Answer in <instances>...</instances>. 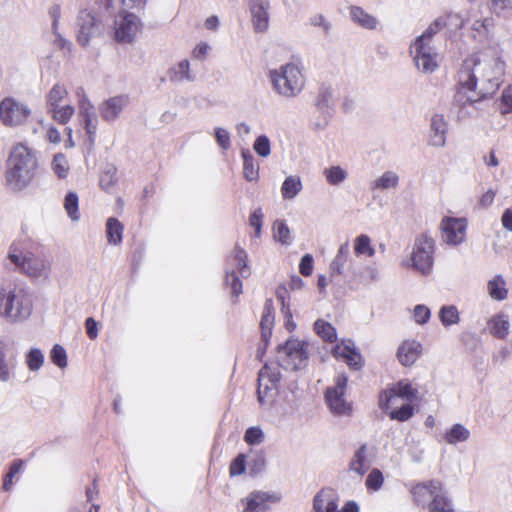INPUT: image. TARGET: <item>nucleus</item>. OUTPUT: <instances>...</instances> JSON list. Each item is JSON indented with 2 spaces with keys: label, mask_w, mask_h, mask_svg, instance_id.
Wrapping results in <instances>:
<instances>
[{
  "label": "nucleus",
  "mask_w": 512,
  "mask_h": 512,
  "mask_svg": "<svg viewBox=\"0 0 512 512\" xmlns=\"http://www.w3.org/2000/svg\"><path fill=\"white\" fill-rule=\"evenodd\" d=\"M7 258L19 273L32 280H46L52 271V262L44 246L39 243H13Z\"/></svg>",
  "instance_id": "f257e3e1"
},
{
  "label": "nucleus",
  "mask_w": 512,
  "mask_h": 512,
  "mask_svg": "<svg viewBox=\"0 0 512 512\" xmlns=\"http://www.w3.org/2000/svg\"><path fill=\"white\" fill-rule=\"evenodd\" d=\"M38 169L37 152L24 143L14 145L6 161L5 180L14 192L26 189L34 180Z\"/></svg>",
  "instance_id": "f03ea898"
},
{
  "label": "nucleus",
  "mask_w": 512,
  "mask_h": 512,
  "mask_svg": "<svg viewBox=\"0 0 512 512\" xmlns=\"http://www.w3.org/2000/svg\"><path fill=\"white\" fill-rule=\"evenodd\" d=\"M267 78L275 95L285 100L298 97L305 87L303 67L294 61L270 69Z\"/></svg>",
  "instance_id": "7ed1b4c3"
},
{
  "label": "nucleus",
  "mask_w": 512,
  "mask_h": 512,
  "mask_svg": "<svg viewBox=\"0 0 512 512\" xmlns=\"http://www.w3.org/2000/svg\"><path fill=\"white\" fill-rule=\"evenodd\" d=\"M32 298L29 292L16 283H8L0 290V316L8 322H22L32 313Z\"/></svg>",
  "instance_id": "20e7f679"
},
{
  "label": "nucleus",
  "mask_w": 512,
  "mask_h": 512,
  "mask_svg": "<svg viewBox=\"0 0 512 512\" xmlns=\"http://www.w3.org/2000/svg\"><path fill=\"white\" fill-rule=\"evenodd\" d=\"M281 380L277 364L266 363L258 373L257 400L262 407H270L275 402Z\"/></svg>",
  "instance_id": "39448f33"
},
{
  "label": "nucleus",
  "mask_w": 512,
  "mask_h": 512,
  "mask_svg": "<svg viewBox=\"0 0 512 512\" xmlns=\"http://www.w3.org/2000/svg\"><path fill=\"white\" fill-rule=\"evenodd\" d=\"M348 377L346 374H338L334 379V385L325 391V402L330 412L337 417H350L353 412L352 402L346 398Z\"/></svg>",
  "instance_id": "423d86ee"
},
{
  "label": "nucleus",
  "mask_w": 512,
  "mask_h": 512,
  "mask_svg": "<svg viewBox=\"0 0 512 512\" xmlns=\"http://www.w3.org/2000/svg\"><path fill=\"white\" fill-rule=\"evenodd\" d=\"M307 344L298 339H288L277 348L278 368L286 370H298L306 366L308 361Z\"/></svg>",
  "instance_id": "0eeeda50"
},
{
  "label": "nucleus",
  "mask_w": 512,
  "mask_h": 512,
  "mask_svg": "<svg viewBox=\"0 0 512 512\" xmlns=\"http://www.w3.org/2000/svg\"><path fill=\"white\" fill-rule=\"evenodd\" d=\"M416 69L423 74H432L439 67V54L434 47L419 41H413L409 48Z\"/></svg>",
  "instance_id": "6e6552de"
},
{
  "label": "nucleus",
  "mask_w": 512,
  "mask_h": 512,
  "mask_svg": "<svg viewBox=\"0 0 512 512\" xmlns=\"http://www.w3.org/2000/svg\"><path fill=\"white\" fill-rule=\"evenodd\" d=\"M433 253L434 240L427 235L417 237L411 254V267L424 275L429 274L433 267Z\"/></svg>",
  "instance_id": "1a4fd4ad"
},
{
  "label": "nucleus",
  "mask_w": 512,
  "mask_h": 512,
  "mask_svg": "<svg viewBox=\"0 0 512 512\" xmlns=\"http://www.w3.org/2000/svg\"><path fill=\"white\" fill-rule=\"evenodd\" d=\"M77 42L86 47L91 40L99 37L103 33V25L97 16L87 9L81 10L76 19Z\"/></svg>",
  "instance_id": "9d476101"
},
{
  "label": "nucleus",
  "mask_w": 512,
  "mask_h": 512,
  "mask_svg": "<svg viewBox=\"0 0 512 512\" xmlns=\"http://www.w3.org/2000/svg\"><path fill=\"white\" fill-rule=\"evenodd\" d=\"M31 114L30 108L23 102L6 97L0 102V121L6 127L24 124Z\"/></svg>",
  "instance_id": "9b49d317"
},
{
  "label": "nucleus",
  "mask_w": 512,
  "mask_h": 512,
  "mask_svg": "<svg viewBox=\"0 0 512 512\" xmlns=\"http://www.w3.org/2000/svg\"><path fill=\"white\" fill-rule=\"evenodd\" d=\"M141 27V20L135 14L122 11L114 20V39L118 43H132Z\"/></svg>",
  "instance_id": "f8f14e48"
},
{
  "label": "nucleus",
  "mask_w": 512,
  "mask_h": 512,
  "mask_svg": "<svg viewBox=\"0 0 512 512\" xmlns=\"http://www.w3.org/2000/svg\"><path fill=\"white\" fill-rule=\"evenodd\" d=\"M314 106L318 117L313 122V126L316 130H324L334 114L333 91L330 87L322 86L319 88Z\"/></svg>",
  "instance_id": "ddd939ff"
},
{
  "label": "nucleus",
  "mask_w": 512,
  "mask_h": 512,
  "mask_svg": "<svg viewBox=\"0 0 512 512\" xmlns=\"http://www.w3.org/2000/svg\"><path fill=\"white\" fill-rule=\"evenodd\" d=\"M78 100V117L84 125V129L88 135L89 141L94 142L98 119L95 113V107L86 95L83 88H79L76 92Z\"/></svg>",
  "instance_id": "4468645a"
},
{
  "label": "nucleus",
  "mask_w": 512,
  "mask_h": 512,
  "mask_svg": "<svg viewBox=\"0 0 512 512\" xmlns=\"http://www.w3.org/2000/svg\"><path fill=\"white\" fill-rule=\"evenodd\" d=\"M467 226L466 218L444 217L440 224L442 240L451 246L463 243Z\"/></svg>",
  "instance_id": "2eb2a0df"
},
{
  "label": "nucleus",
  "mask_w": 512,
  "mask_h": 512,
  "mask_svg": "<svg viewBox=\"0 0 512 512\" xmlns=\"http://www.w3.org/2000/svg\"><path fill=\"white\" fill-rule=\"evenodd\" d=\"M483 64L485 71L482 74V80L486 81L489 87L485 89V92L482 93L481 97L486 98L494 94L499 89L502 77L505 73V62L501 57L496 56L488 61L484 60Z\"/></svg>",
  "instance_id": "dca6fc26"
},
{
  "label": "nucleus",
  "mask_w": 512,
  "mask_h": 512,
  "mask_svg": "<svg viewBox=\"0 0 512 512\" xmlns=\"http://www.w3.org/2000/svg\"><path fill=\"white\" fill-rule=\"evenodd\" d=\"M418 391L411 383L399 381L393 387L384 390L379 396V407L383 411H388L395 398H402L412 401L417 397Z\"/></svg>",
  "instance_id": "f3484780"
},
{
  "label": "nucleus",
  "mask_w": 512,
  "mask_h": 512,
  "mask_svg": "<svg viewBox=\"0 0 512 512\" xmlns=\"http://www.w3.org/2000/svg\"><path fill=\"white\" fill-rule=\"evenodd\" d=\"M280 501V496L275 493L254 491L242 500L243 512H267L270 503Z\"/></svg>",
  "instance_id": "a211bd4d"
},
{
  "label": "nucleus",
  "mask_w": 512,
  "mask_h": 512,
  "mask_svg": "<svg viewBox=\"0 0 512 512\" xmlns=\"http://www.w3.org/2000/svg\"><path fill=\"white\" fill-rule=\"evenodd\" d=\"M129 104L128 95H116L104 100L98 106L101 118L106 122H115Z\"/></svg>",
  "instance_id": "6ab92c4d"
},
{
  "label": "nucleus",
  "mask_w": 512,
  "mask_h": 512,
  "mask_svg": "<svg viewBox=\"0 0 512 512\" xmlns=\"http://www.w3.org/2000/svg\"><path fill=\"white\" fill-rule=\"evenodd\" d=\"M448 122L443 114L434 113L429 125V145L442 148L446 145Z\"/></svg>",
  "instance_id": "aec40b11"
},
{
  "label": "nucleus",
  "mask_w": 512,
  "mask_h": 512,
  "mask_svg": "<svg viewBox=\"0 0 512 512\" xmlns=\"http://www.w3.org/2000/svg\"><path fill=\"white\" fill-rule=\"evenodd\" d=\"M442 489V482L437 479L416 484L412 490L414 502L421 507L428 508L435 493Z\"/></svg>",
  "instance_id": "412c9836"
},
{
  "label": "nucleus",
  "mask_w": 512,
  "mask_h": 512,
  "mask_svg": "<svg viewBox=\"0 0 512 512\" xmlns=\"http://www.w3.org/2000/svg\"><path fill=\"white\" fill-rule=\"evenodd\" d=\"M269 0H250V11L255 31L264 32L269 26Z\"/></svg>",
  "instance_id": "4be33fe9"
},
{
  "label": "nucleus",
  "mask_w": 512,
  "mask_h": 512,
  "mask_svg": "<svg viewBox=\"0 0 512 512\" xmlns=\"http://www.w3.org/2000/svg\"><path fill=\"white\" fill-rule=\"evenodd\" d=\"M422 345L416 340L404 341L397 350V359L403 366H411L421 355Z\"/></svg>",
  "instance_id": "5701e85b"
},
{
  "label": "nucleus",
  "mask_w": 512,
  "mask_h": 512,
  "mask_svg": "<svg viewBox=\"0 0 512 512\" xmlns=\"http://www.w3.org/2000/svg\"><path fill=\"white\" fill-rule=\"evenodd\" d=\"M370 460L368 458V446L362 444L353 454L349 462V470L362 477L370 468Z\"/></svg>",
  "instance_id": "b1692460"
},
{
  "label": "nucleus",
  "mask_w": 512,
  "mask_h": 512,
  "mask_svg": "<svg viewBox=\"0 0 512 512\" xmlns=\"http://www.w3.org/2000/svg\"><path fill=\"white\" fill-rule=\"evenodd\" d=\"M337 507L334 492L330 489H322L314 496V512H336Z\"/></svg>",
  "instance_id": "393cba45"
},
{
  "label": "nucleus",
  "mask_w": 512,
  "mask_h": 512,
  "mask_svg": "<svg viewBox=\"0 0 512 512\" xmlns=\"http://www.w3.org/2000/svg\"><path fill=\"white\" fill-rule=\"evenodd\" d=\"M167 76L172 83L192 82L195 79L190 70V62L187 59L172 65L167 71Z\"/></svg>",
  "instance_id": "a878e982"
},
{
  "label": "nucleus",
  "mask_w": 512,
  "mask_h": 512,
  "mask_svg": "<svg viewBox=\"0 0 512 512\" xmlns=\"http://www.w3.org/2000/svg\"><path fill=\"white\" fill-rule=\"evenodd\" d=\"M429 512H456L452 499L442 483V489L433 496L428 506Z\"/></svg>",
  "instance_id": "bb28decb"
},
{
  "label": "nucleus",
  "mask_w": 512,
  "mask_h": 512,
  "mask_svg": "<svg viewBox=\"0 0 512 512\" xmlns=\"http://www.w3.org/2000/svg\"><path fill=\"white\" fill-rule=\"evenodd\" d=\"M27 462L23 459H15L11 462L8 472L3 477L2 489L6 492L12 490L26 466Z\"/></svg>",
  "instance_id": "cd10ccee"
},
{
  "label": "nucleus",
  "mask_w": 512,
  "mask_h": 512,
  "mask_svg": "<svg viewBox=\"0 0 512 512\" xmlns=\"http://www.w3.org/2000/svg\"><path fill=\"white\" fill-rule=\"evenodd\" d=\"M243 160V177L249 182H256L259 179V163L248 149L241 151Z\"/></svg>",
  "instance_id": "c85d7f7f"
},
{
  "label": "nucleus",
  "mask_w": 512,
  "mask_h": 512,
  "mask_svg": "<svg viewBox=\"0 0 512 512\" xmlns=\"http://www.w3.org/2000/svg\"><path fill=\"white\" fill-rule=\"evenodd\" d=\"M490 333L499 339H504L509 333L510 323L506 314L500 313L491 317L488 321Z\"/></svg>",
  "instance_id": "c756f323"
},
{
  "label": "nucleus",
  "mask_w": 512,
  "mask_h": 512,
  "mask_svg": "<svg viewBox=\"0 0 512 512\" xmlns=\"http://www.w3.org/2000/svg\"><path fill=\"white\" fill-rule=\"evenodd\" d=\"M471 436L470 430L461 423L453 424L443 435L444 441L449 445L466 442Z\"/></svg>",
  "instance_id": "7c9ffc66"
},
{
  "label": "nucleus",
  "mask_w": 512,
  "mask_h": 512,
  "mask_svg": "<svg viewBox=\"0 0 512 512\" xmlns=\"http://www.w3.org/2000/svg\"><path fill=\"white\" fill-rule=\"evenodd\" d=\"M350 17L354 23L368 30H373L378 25L376 17L367 13L359 6H352L350 8Z\"/></svg>",
  "instance_id": "2f4dec72"
},
{
  "label": "nucleus",
  "mask_w": 512,
  "mask_h": 512,
  "mask_svg": "<svg viewBox=\"0 0 512 512\" xmlns=\"http://www.w3.org/2000/svg\"><path fill=\"white\" fill-rule=\"evenodd\" d=\"M274 324V309H273V301L271 299H267L264 304L263 313L261 317V330H262V340L268 343L269 338L272 334V327Z\"/></svg>",
  "instance_id": "473e14b6"
},
{
  "label": "nucleus",
  "mask_w": 512,
  "mask_h": 512,
  "mask_svg": "<svg viewBox=\"0 0 512 512\" xmlns=\"http://www.w3.org/2000/svg\"><path fill=\"white\" fill-rule=\"evenodd\" d=\"M488 295L496 301H503L508 297L507 284L502 275H495L487 283Z\"/></svg>",
  "instance_id": "72a5a7b5"
},
{
  "label": "nucleus",
  "mask_w": 512,
  "mask_h": 512,
  "mask_svg": "<svg viewBox=\"0 0 512 512\" xmlns=\"http://www.w3.org/2000/svg\"><path fill=\"white\" fill-rule=\"evenodd\" d=\"M482 62L479 59L466 60L463 68L460 71V84L463 88L469 91H474L477 86V78L474 72L471 71V65H481Z\"/></svg>",
  "instance_id": "f704fd0d"
},
{
  "label": "nucleus",
  "mask_w": 512,
  "mask_h": 512,
  "mask_svg": "<svg viewBox=\"0 0 512 512\" xmlns=\"http://www.w3.org/2000/svg\"><path fill=\"white\" fill-rule=\"evenodd\" d=\"M303 188L301 178L298 175H290L285 178L281 185V196L284 200H292Z\"/></svg>",
  "instance_id": "c9c22d12"
},
{
  "label": "nucleus",
  "mask_w": 512,
  "mask_h": 512,
  "mask_svg": "<svg viewBox=\"0 0 512 512\" xmlns=\"http://www.w3.org/2000/svg\"><path fill=\"white\" fill-rule=\"evenodd\" d=\"M350 256V245L349 242H344L338 249L336 256L334 257L330 269L332 274L343 275L345 272V264Z\"/></svg>",
  "instance_id": "e433bc0d"
},
{
  "label": "nucleus",
  "mask_w": 512,
  "mask_h": 512,
  "mask_svg": "<svg viewBox=\"0 0 512 512\" xmlns=\"http://www.w3.org/2000/svg\"><path fill=\"white\" fill-rule=\"evenodd\" d=\"M67 96L68 91L64 84H54L46 96L47 109L63 105L62 102Z\"/></svg>",
  "instance_id": "4c0bfd02"
},
{
  "label": "nucleus",
  "mask_w": 512,
  "mask_h": 512,
  "mask_svg": "<svg viewBox=\"0 0 512 512\" xmlns=\"http://www.w3.org/2000/svg\"><path fill=\"white\" fill-rule=\"evenodd\" d=\"M399 185V176L394 171H386L379 176L371 185V189H396Z\"/></svg>",
  "instance_id": "58836bf2"
},
{
  "label": "nucleus",
  "mask_w": 512,
  "mask_h": 512,
  "mask_svg": "<svg viewBox=\"0 0 512 512\" xmlns=\"http://www.w3.org/2000/svg\"><path fill=\"white\" fill-rule=\"evenodd\" d=\"M446 26V19L438 17L414 41L420 40L422 43L431 45L433 37Z\"/></svg>",
  "instance_id": "ea45409f"
},
{
  "label": "nucleus",
  "mask_w": 512,
  "mask_h": 512,
  "mask_svg": "<svg viewBox=\"0 0 512 512\" xmlns=\"http://www.w3.org/2000/svg\"><path fill=\"white\" fill-rule=\"evenodd\" d=\"M25 364L27 365V368L30 372H37L39 371L45 362V356L44 353L39 348H31L29 351L25 354Z\"/></svg>",
  "instance_id": "a19ab883"
},
{
  "label": "nucleus",
  "mask_w": 512,
  "mask_h": 512,
  "mask_svg": "<svg viewBox=\"0 0 512 512\" xmlns=\"http://www.w3.org/2000/svg\"><path fill=\"white\" fill-rule=\"evenodd\" d=\"M7 344L0 338V382L7 383L14 377L12 368L9 366L6 355Z\"/></svg>",
  "instance_id": "79ce46f5"
},
{
  "label": "nucleus",
  "mask_w": 512,
  "mask_h": 512,
  "mask_svg": "<svg viewBox=\"0 0 512 512\" xmlns=\"http://www.w3.org/2000/svg\"><path fill=\"white\" fill-rule=\"evenodd\" d=\"M123 225L116 218H109L106 223V234L110 244L118 245L122 242Z\"/></svg>",
  "instance_id": "37998d69"
},
{
  "label": "nucleus",
  "mask_w": 512,
  "mask_h": 512,
  "mask_svg": "<svg viewBox=\"0 0 512 512\" xmlns=\"http://www.w3.org/2000/svg\"><path fill=\"white\" fill-rule=\"evenodd\" d=\"M273 236L274 239L280 242L282 245L289 246L293 242L290 229L284 220H276L273 224Z\"/></svg>",
  "instance_id": "c03bdc74"
},
{
  "label": "nucleus",
  "mask_w": 512,
  "mask_h": 512,
  "mask_svg": "<svg viewBox=\"0 0 512 512\" xmlns=\"http://www.w3.org/2000/svg\"><path fill=\"white\" fill-rule=\"evenodd\" d=\"M354 252L357 256L373 257L375 255V249L368 235L360 234L354 239Z\"/></svg>",
  "instance_id": "a18cd8bd"
},
{
  "label": "nucleus",
  "mask_w": 512,
  "mask_h": 512,
  "mask_svg": "<svg viewBox=\"0 0 512 512\" xmlns=\"http://www.w3.org/2000/svg\"><path fill=\"white\" fill-rule=\"evenodd\" d=\"M64 209L73 222L80 220L79 198L75 192H68L64 198Z\"/></svg>",
  "instance_id": "49530a36"
},
{
  "label": "nucleus",
  "mask_w": 512,
  "mask_h": 512,
  "mask_svg": "<svg viewBox=\"0 0 512 512\" xmlns=\"http://www.w3.org/2000/svg\"><path fill=\"white\" fill-rule=\"evenodd\" d=\"M48 112L52 118L60 124H67L75 113L73 106L69 104L60 105L58 107L50 108Z\"/></svg>",
  "instance_id": "de8ad7c7"
},
{
  "label": "nucleus",
  "mask_w": 512,
  "mask_h": 512,
  "mask_svg": "<svg viewBox=\"0 0 512 512\" xmlns=\"http://www.w3.org/2000/svg\"><path fill=\"white\" fill-rule=\"evenodd\" d=\"M315 332L326 342H334L337 338L335 328L328 322L318 319L314 323Z\"/></svg>",
  "instance_id": "09e8293b"
},
{
  "label": "nucleus",
  "mask_w": 512,
  "mask_h": 512,
  "mask_svg": "<svg viewBox=\"0 0 512 512\" xmlns=\"http://www.w3.org/2000/svg\"><path fill=\"white\" fill-rule=\"evenodd\" d=\"M471 20H473L471 25V30L473 31V38H485L488 35L489 30L492 26V18L485 17L476 19L472 16Z\"/></svg>",
  "instance_id": "8fccbe9b"
},
{
  "label": "nucleus",
  "mask_w": 512,
  "mask_h": 512,
  "mask_svg": "<svg viewBox=\"0 0 512 512\" xmlns=\"http://www.w3.org/2000/svg\"><path fill=\"white\" fill-rule=\"evenodd\" d=\"M439 318L445 327L457 324L460 321L458 309L454 305L443 306L439 311Z\"/></svg>",
  "instance_id": "3c124183"
},
{
  "label": "nucleus",
  "mask_w": 512,
  "mask_h": 512,
  "mask_svg": "<svg viewBox=\"0 0 512 512\" xmlns=\"http://www.w3.org/2000/svg\"><path fill=\"white\" fill-rule=\"evenodd\" d=\"M233 263L236 266L239 274L247 278L250 276L251 271L247 265V253L242 248L236 247L233 256Z\"/></svg>",
  "instance_id": "603ef678"
},
{
  "label": "nucleus",
  "mask_w": 512,
  "mask_h": 512,
  "mask_svg": "<svg viewBox=\"0 0 512 512\" xmlns=\"http://www.w3.org/2000/svg\"><path fill=\"white\" fill-rule=\"evenodd\" d=\"M415 414L414 406L410 403L403 404L399 408L392 409L388 412V416L391 420L399 422H406L411 419Z\"/></svg>",
  "instance_id": "864d4df0"
},
{
  "label": "nucleus",
  "mask_w": 512,
  "mask_h": 512,
  "mask_svg": "<svg viewBox=\"0 0 512 512\" xmlns=\"http://www.w3.org/2000/svg\"><path fill=\"white\" fill-rule=\"evenodd\" d=\"M249 473L253 476L262 473L266 468V456L264 451H256L248 462Z\"/></svg>",
  "instance_id": "5fc2aeb1"
},
{
  "label": "nucleus",
  "mask_w": 512,
  "mask_h": 512,
  "mask_svg": "<svg viewBox=\"0 0 512 512\" xmlns=\"http://www.w3.org/2000/svg\"><path fill=\"white\" fill-rule=\"evenodd\" d=\"M447 21V26L458 30L464 27V25L472 19V15L470 12H460V13H449L446 16H443Z\"/></svg>",
  "instance_id": "6e6d98bb"
},
{
  "label": "nucleus",
  "mask_w": 512,
  "mask_h": 512,
  "mask_svg": "<svg viewBox=\"0 0 512 512\" xmlns=\"http://www.w3.org/2000/svg\"><path fill=\"white\" fill-rule=\"evenodd\" d=\"M384 483L383 473L378 468H373L368 474L365 486L370 491H379Z\"/></svg>",
  "instance_id": "4d7b16f0"
},
{
  "label": "nucleus",
  "mask_w": 512,
  "mask_h": 512,
  "mask_svg": "<svg viewBox=\"0 0 512 512\" xmlns=\"http://www.w3.org/2000/svg\"><path fill=\"white\" fill-rule=\"evenodd\" d=\"M53 172L59 178H66L69 172V164L64 154L58 153L54 156L51 164Z\"/></svg>",
  "instance_id": "13d9d810"
},
{
  "label": "nucleus",
  "mask_w": 512,
  "mask_h": 512,
  "mask_svg": "<svg viewBox=\"0 0 512 512\" xmlns=\"http://www.w3.org/2000/svg\"><path fill=\"white\" fill-rule=\"evenodd\" d=\"M324 175L331 185H339L347 178V172L340 166H332L326 169Z\"/></svg>",
  "instance_id": "bf43d9fd"
},
{
  "label": "nucleus",
  "mask_w": 512,
  "mask_h": 512,
  "mask_svg": "<svg viewBox=\"0 0 512 512\" xmlns=\"http://www.w3.org/2000/svg\"><path fill=\"white\" fill-rule=\"evenodd\" d=\"M50 359L60 369H64L68 365L66 350L60 344H55L52 347L50 351Z\"/></svg>",
  "instance_id": "052dcab7"
},
{
  "label": "nucleus",
  "mask_w": 512,
  "mask_h": 512,
  "mask_svg": "<svg viewBox=\"0 0 512 512\" xmlns=\"http://www.w3.org/2000/svg\"><path fill=\"white\" fill-rule=\"evenodd\" d=\"M253 149L258 156L267 158L271 154L270 139L266 135L258 136L253 143Z\"/></svg>",
  "instance_id": "680f3d73"
},
{
  "label": "nucleus",
  "mask_w": 512,
  "mask_h": 512,
  "mask_svg": "<svg viewBox=\"0 0 512 512\" xmlns=\"http://www.w3.org/2000/svg\"><path fill=\"white\" fill-rule=\"evenodd\" d=\"M499 111L501 115L512 113V86L506 87L499 99Z\"/></svg>",
  "instance_id": "e2e57ef3"
},
{
  "label": "nucleus",
  "mask_w": 512,
  "mask_h": 512,
  "mask_svg": "<svg viewBox=\"0 0 512 512\" xmlns=\"http://www.w3.org/2000/svg\"><path fill=\"white\" fill-rule=\"evenodd\" d=\"M264 433L258 426L249 427L244 434V441L249 445H258L264 441Z\"/></svg>",
  "instance_id": "0e129e2a"
},
{
  "label": "nucleus",
  "mask_w": 512,
  "mask_h": 512,
  "mask_svg": "<svg viewBox=\"0 0 512 512\" xmlns=\"http://www.w3.org/2000/svg\"><path fill=\"white\" fill-rule=\"evenodd\" d=\"M225 283L231 287L232 295L235 298L242 293V281L234 270L226 272Z\"/></svg>",
  "instance_id": "69168bd1"
},
{
  "label": "nucleus",
  "mask_w": 512,
  "mask_h": 512,
  "mask_svg": "<svg viewBox=\"0 0 512 512\" xmlns=\"http://www.w3.org/2000/svg\"><path fill=\"white\" fill-rule=\"evenodd\" d=\"M355 348V344L351 340L342 341L338 343L332 350V354L336 359L345 360L347 355H349L352 350Z\"/></svg>",
  "instance_id": "338daca9"
},
{
  "label": "nucleus",
  "mask_w": 512,
  "mask_h": 512,
  "mask_svg": "<svg viewBox=\"0 0 512 512\" xmlns=\"http://www.w3.org/2000/svg\"><path fill=\"white\" fill-rule=\"evenodd\" d=\"M246 456L244 454H238L231 462L229 467L230 476H240L246 470Z\"/></svg>",
  "instance_id": "774afa93"
}]
</instances>
